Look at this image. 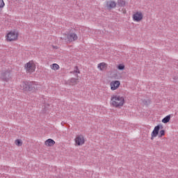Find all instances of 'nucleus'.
Wrapping results in <instances>:
<instances>
[{"instance_id":"0eeeda50","label":"nucleus","mask_w":178,"mask_h":178,"mask_svg":"<svg viewBox=\"0 0 178 178\" xmlns=\"http://www.w3.org/2000/svg\"><path fill=\"white\" fill-rule=\"evenodd\" d=\"M75 145L76 147H80L81 145H84L86 143V139L83 135H78L74 138Z\"/></svg>"},{"instance_id":"412c9836","label":"nucleus","mask_w":178,"mask_h":178,"mask_svg":"<svg viewBox=\"0 0 178 178\" xmlns=\"http://www.w3.org/2000/svg\"><path fill=\"white\" fill-rule=\"evenodd\" d=\"M74 74L75 75H78V74H80V70H79V67H76L74 68V70L73 72Z\"/></svg>"},{"instance_id":"4468645a","label":"nucleus","mask_w":178,"mask_h":178,"mask_svg":"<svg viewBox=\"0 0 178 178\" xmlns=\"http://www.w3.org/2000/svg\"><path fill=\"white\" fill-rule=\"evenodd\" d=\"M10 77V73L8 72H3L1 74V77L3 79V80H5V81H8V79H6V77Z\"/></svg>"},{"instance_id":"a211bd4d","label":"nucleus","mask_w":178,"mask_h":178,"mask_svg":"<svg viewBox=\"0 0 178 178\" xmlns=\"http://www.w3.org/2000/svg\"><path fill=\"white\" fill-rule=\"evenodd\" d=\"M124 65L123 64H120L117 66V69H118V70H124Z\"/></svg>"},{"instance_id":"f3484780","label":"nucleus","mask_w":178,"mask_h":178,"mask_svg":"<svg viewBox=\"0 0 178 178\" xmlns=\"http://www.w3.org/2000/svg\"><path fill=\"white\" fill-rule=\"evenodd\" d=\"M15 144L17 147H22V145H23V142L20 139H17L15 141Z\"/></svg>"},{"instance_id":"aec40b11","label":"nucleus","mask_w":178,"mask_h":178,"mask_svg":"<svg viewBox=\"0 0 178 178\" xmlns=\"http://www.w3.org/2000/svg\"><path fill=\"white\" fill-rule=\"evenodd\" d=\"M5 6V1L3 0H0V10H2Z\"/></svg>"},{"instance_id":"ddd939ff","label":"nucleus","mask_w":178,"mask_h":178,"mask_svg":"<svg viewBox=\"0 0 178 178\" xmlns=\"http://www.w3.org/2000/svg\"><path fill=\"white\" fill-rule=\"evenodd\" d=\"M77 83H79V76H77V78H72L70 81V84L71 86H75Z\"/></svg>"},{"instance_id":"9d476101","label":"nucleus","mask_w":178,"mask_h":178,"mask_svg":"<svg viewBox=\"0 0 178 178\" xmlns=\"http://www.w3.org/2000/svg\"><path fill=\"white\" fill-rule=\"evenodd\" d=\"M97 69L100 72H105V70H106L108 69V63H106L105 62L99 63L97 65Z\"/></svg>"},{"instance_id":"423d86ee","label":"nucleus","mask_w":178,"mask_h":178,"mask_svg":"<svg viewBox=\"0 0 178 178\" xmlns=\"http://www.w3.org/2000/svg\"><path fill=\"white\" fill-rule=\"evenodd\" d=\"M37 68V65H35V61L30 60L24 65V70L26 73H34L35 72V69Z\"/></svg>"},{"instance_id":"39448f33","label":"nucleus","mask_w":178,"mask_h":178,"mask_svg":"<svg viewBox=\"0 0 178 178\" xmlns=\"http://www.w3.org/2000/svg\"><path fill=\"white\" fill-rule=\"evenodd\" d=\"M144 19V13L141 10L134 11L132 14V20L135 23H140Z\"/></svg>"},{"instance_id":"6e6552de","label":"nucleus","mask_w":178,"mask_h":178,"mask_svg":"<svg viewBox=\"0 0 178 178\" xmlns=\"http://www.w3.org/2000/svg\"><path fill=\"white\" fill-rule=\"evenodd\" d=\"M120 87V81H112L110 83V88L111 91H116Z\"/></svg>"},{"instance_id":"6ab92c4d","label":"nucleus","mask_w":178,"mask_h":178,"mask_svg":"<svg viewBox=\"0 0 178 178\" xmlns=\"http://www.w3.org/2000/svg\"><path fill=\"white\" fill-rule=\"evenodd\" d=\"M118 5L120 6H124L126 5V2L124 0H118Z\"/></svg>"},{"instance_id":"f257e3e1","label":"nucleus","mask_w":178,"mask_h":178,"mask_svg":"<svg viewBox=\"0 0 178 178\" xmlns=\"http://www.w3.org/2000/svg\"><path fill=\"white\" fill-rule=\"evenodd\" d=\"M125 102L124 97L120 95H113L111 97L110 105L113 108H122Z\"/></svg>"},{"instance_id":"1a4fd4ad","label":"nucleus","mask_w":178,"mask_h":178,"mask_svg":"<svg viewBox=\"0 0 178 178\" xmlns=\"http://www.w3.org/2000/svg\"><path fill=\"white\" fill-rule=\"evenodd\" d=\"M77 38V34L73 32L69 33L67 35V42H73V41H76Z\"/></svg>"},{"instance_id":"2eb2a0df","label":"nucleus","mask_w":178,"mask_h":178,"mask_svg":"<svg viewBox=\"0 0 178 178\" xmlns=\"http://www.w3.org/2000/svg\"><path fill=\"white\" fill-rule=\"evenodd\" d=\"M60 67H59V65H58L57 63H54L52 65H50V69H51V70H59Z\"/></svg>"},{"instance_id":"f8f14e48","label":"nucleus","mask_w":178,"mask_h":178,"mask_svg":"<svg viewBox=\"0 0 178 178\" xmlns=\"http://www.w3.org/2000/svg\"><path fill=\"white\" fill-rule=\"evenodd\" d=\"M44 145H46V147H53V145H55V140L52 139H47L44 142Z\"/></svg>"},{"instance_id":"7ed1b4c3","label":"nucleus","mask_w":178,"mask_h":178,"mask_svg":"<svg viewBox=\"0 0 178 178\" xmlns=\"http://www.w3.org/2000/svg\"><path fill=\"white\" fill-rule=\"evenodd\" d=\"M161 125H157L154 127L153 131L151 133V140H154V138H156V137H159V138H161V137H163L165 134V130L162 129L161 130Z\"/></svg>"},{"instance_id":"dca6fc26","label":"nucleus","mask_w":178,"mask_h":178,"mask_svg":"<svg viewBox=\"0 0 178 178\" xmlns=\"http://www.w3.org/2000/svg\"><path fill=\"white\" fill-rule=\"evenodd\" d=\"M169 122H170V115H167L162 120V123L164 124L169 123Z\"/></svg>"},{"instance_id":"9b49d317","label":"nucleus","mask_w":178,"mask_h":178,"mask_svg":"<svg viewBox=\"0 0 178 178\" xmlns=\"http://www.w3.org/2000/svg\"><path fill=\"white\" fill-rule=\"evenodd\" d=\"M106 8L109 10L113 9V8H116V2L111 0L106 1Z\"/></svg>"},{"instance_id":"f03ea898","label":"nucleus","mask_w":178,"mask_h":178,"mask_svg":"<svg viewBox=\"0 0 178 178\" xmlns=\"http://www.w3.org/2000/svg\"><path fill=\"white\" fill-rule=\"evenodd\" d=\"M19 90L34 92L37 90V88L33 82H22L19 85Z\"/></svg>"},{"instance_id":"20e7f679","label":"nucleus","mask_w":178,"mask_h":178,"mask_svg":"<svg viewBox=\"0 0 178 178\" xmlns=\"http://www.w3.org/2000/svg\"><path fill=\"white\" fill-rule=\"evenodd\" d=\"M5 38L7 42L17 41L19 39V32L17 31H9L6 33Z\"/></svg>"}]
</instances>
